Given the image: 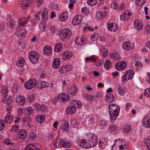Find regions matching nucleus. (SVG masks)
Wrapping results in <instances>:
<instances>
[{
	"instance_id": "1",
	"label": "nucleus",
	"mask_w": 150,
	"mask_h": 150,
	"mask_svg": "<svg viewBox=\"0 0 150 150\" xmlns=\"http://www.w3.org/2000/svg\"><path fill=\"white\" fill-rule=\"evenodd\" d=\"M87 136L88 137L87 140L82 139L80 141V146L85 149H89L96 146L98 141L97 137L91 133H88Z\"/></svg>"
},
{
	"instance_id": "2",
	"label": "nucleus",
	"mask_w": 150,
	"mask_h": 150,
	"mask_svg": "<svg viewBox=\"0 0 150 150\" xmlns=\"http://www.w3.org/2000/svg\"><path fill=\"white\" fill-rule=\"evenodd\" d=\"M71 106L67 109V112L68 114H72L76 111V108H79L82 105L81 103L79 101L74 100L71 102Z\"/></svg>"
},
{
	"instance_id": "3",
	"label": "nucleus",
	"mask_w": 150,
	"mask_h": 150,
	"mask_svg": "<svg viewBox=\"0 0 150 150\" xmlns=\"http://www.w3.org/2000/svg\"><path fill=\"white\" fill-rule=\"evenodd\" d=\"M134 71L131 69L127 71L125 74L122 76L121 81L123 83H125L127 81L132 79L134 75Z\"/></svg>"
},
{
	"instance_id": "4",
	"label": "nucleus",
	"mask_w": 150,
	"mask_h": 150,
	"mask_svg": "<svg viewBox=\"0 0 150 150\" xmlns=\"http://www.w3.org/2000/svg\"><path fill=\"white\" fill-rule=\"evenodd\" d=\"M28 57L31 62L35 64L38 61L39 55L38 53L33 51L29 53Z\"/></svg>"
},
{
	"instance_id": "5",
	"label": "nucleus",
	"mask_w": 150,
	"mask_h": 150,
	"mask_svg": "<svg viewBox=\"0 0 150 150\" xmlns=\"http://www.w3.org/2000/svg\"><path fill=\"white\" fill-rule=\"evenodd\" d=\"M71 32L69 29H63L62 33L60 34V38L62 40H65L69 39L70 37Z\"/></svg>"
},
{
	"instance_id": "6",
	"label": "nucleus",
	"mask_w": 150,
	"mask_h": 150,
	"mask_svg": "<svg viewBox=\"0 0 150 150\" xmlns=\"http://www.w3.org/2000/svg\"><path fill=\"white\" fill-rule=\"evenodd\" d=\"M37 83L36 80L34 79L29 80L25 82L24 84L25 87L26 89L30 90L34 87Z\"/></svg>"
},
{
	"instance_id": "7",
	"label": "nucleus",
	"mask_w": 150,
	"mask_h": 150,
	"mask_svg": "<svg viewBox=\"0 0 150 150\" xmlns=\"http://www.w3.org/2000/svg\"><path fill=\"white\" fill-rule=\"evenodd\" d=\"M126 66V63L125 61H120L118 62L115 65L116 69L120 71L124 70Z\"/></svg>"
},
{
	"instance_id": "8",
	"label": "nucleus",
	"mask_w": 150,
	"mask_h": 150,
	"mask_svg": "<svg viewBox=\"0 0 150 150\" xmlns=\"http://www.w3.org/2000/svg\"><path fill=\"white\" fill-rule=\"evenodd\" d=\"M122 47L123 49L128 50L134 48L133 45L129 41H127L124 42L122 45Z\"/></svg>"
},
{
	"instance_id": "9",
	"label": "nucleus",
	"mask_w": 150,
	"mask_h": 150,
	"mask_svg": "<svg viewBox=\"0 0 150 150\" xmlns=\"http://www.w3.org/2000/svg\"><path fill=\"white\" fill-rule=\"evenodd\" d=\"M70 98L69 95L65 93L59 94L58 96V99L61 101L64 102L69 100Z\"/></svg>"
},
{
	"instance_id": "10",
	"label": "nucleus",
	"mask_w": 150,
	"mask_h": 150,
	"mask_svg": "<svg viewBox=\"0 0 150 150\" xmlns=\"http://www.w3.org/2000/svg\"><path fill=\"white\" fill-rule=\"evenodd\" d=\"M25 99L23 96L19 95L16 97V101L17 104L20 105H23L25 102Z\"/></svg>"
},
{
	"instance_id": "11",
	"label": "nucleus",
	"mask_w": 150,
	"mask_h": 150,
	"mask_svg": "<svg viewBox=\"0 0 150 150\" xmlns=\"http://www.w3.org/2000/svg\"><path fill=\"white\" fill-rule=\"evenodd\" d=\"M134 28L137 30H141L143 27V24L139 21L135 20L134 22Z\"/></svg>"
},
{
	"instance_id": "12",
	"label": "nucleus",
	"mask_w": 150,
	"mask_h": 150,
	"mask_svg": "<svg viewBox=\"0 0 150 150\" xmlns=\"http://www.w3.org/2000/svg\"><path fill=\"white\" fill-rule=\"evenodd\" d=\"M82 19V16L81 15H77L75 16L72 21L73 24L75 25L79 24L81 22Z\"/></svg>"
},
{
	"instance_id": "13",
	"label": "nucleus",
	"mask_w": 150,
	"mask_h": 150,
	"mask_svg": "<svg viewBox=\"0 0 150 150\" xmlns=\"http://www.w3.org/2000/svg\"><path fill=\"white\" fill-rule=\"evenodd\" d=\"M4 121L6 123H10L13 121V117L11 112H9L7 113L4 118Z\"/></svg>"
},
{
	"instance_id": "14",
	"label": "nucleus",
	"mask_w": 150,
	"mask_h": 150,
	"mask_svg": "<svg viewBox=\"0 0 150 150\" xmlns=\"http://www.w3.org/2000/svg\"><path fill=\"white\" fill-rule=\"evenodd\" d=\"M73 55L72 52L70 51H66L63 53V58L66 60L71 57Z\"/></svg>"
},
{
	"instance_id": "15",
	"label": "nucleus",
	"mask_w": 150,
	"mask_h": 150,
	"mask_svg": "<svg viewBox=\"0 0 150 150\" xmlns=\"http://www.w3.org/2000/svg\"><path fill=\"white\" fill-rule=\"evenodd\" d=\"M52 48L49 45L46 46L43 49V54L49 56L52 52Z\"/></svg>"
},
{
	"instance_id": "16",
	"label": "nucleus",
	"mask_w": 150,
	"mask_h": 150,
	"mask_svg": "<svg viewBox=\"0 0 150 150\" xmlns=\"http://www.w3.org/2000/svg\"><path fill=\"white\" fill-rule=\"evenodd\" d=\"M108 131H110L111 132H113L115 134L118 133L119 131L118 127L114 125H109L108 128Z\"/></svg>"
},
{
	"instance_id": "17",
	"label": "nucleus",
	"mask_w": 150,
	"mask_h": 150,
	"mask_svg": "<svg viewBox=\"0 0 150 150\" xmlns=\"http://www.w3.org/2000/svg\"><path fill=\"white\" fill-rule=\"evenodd\" d=\"M99 145L102 149H105L107 146L108 143L107 140L105 138H102L99 141Z\"/></svg>"
},
{
	"instance_id": "18",
	"label": "nucleus",
	"mask_w": 150,
	"mask_h": 150,
	"mask_svg": "<svg viewBox=\"0 0 150 150\" xmlns=\"http://www.w3.org/2000/svg\"><path fill=\"white\" fill-rule=\"evenodd\" d=\"M60 60L58 58H55L54 59L52 64V67L55 69H58L60 66Z\"/></svg>"
},
{
	"instance_id": "19",
	"label": "nucleus",
	"mask_w": 150,
	"mask_h": 150,
	"mask_svg": "<svg viewBox=\"0 0 150 150\" xmlns=\"http://www.w3.org/2000/svg\"><path fill=\"white\" fill-rule=\"evenodd\" d=\"M18 135L20 139H23L27 137V133L25 130L21 129L19 131Z\"/></svg>"
},
{
	"instance_id": "20",
	"label": "nucleus",
	"mask_w": 150,
	"mask_h": 150,
	"mask_svg": "<svg viewBox=\"0 0 150 150\" xmlns=\"http://www.w3.org/2000/svg\"><path fill=\"white\" fill-rule=\"evenodd\" d=\"M3 101L6 104L9 105H11L13 102L12 97L9 96L7 98L6 96H4L3 100Z\"/></svg>"
},
{
	"instance_id": "21",
	"label": "nucleus",
	"mask_w": 150,
	"mask_h": 150,
	"mask_svg": "<svg viewBox=\"0 0 150 150\" xmlns=\"http://www.w3.org/2000/svg\"><path fill=\"white\" fill-rule=\"evenodd\" d=\"M108 27L109 30L112 31H115L118 29L117 24L114 23H111L108 25Z\"/></svg>"
},
{
	"instance_id": "22",
	"label": "nucleus",
	"mask_w": 150,
	"mask_h": 150,
	"mask_svg": "<svg viewBox=\"0 0 150 150\" xmlns=\"http://www.w3.org/2000/svg\"><path fill=\"white\" fill-rule=\"evenodd\" d=\"M27 32L26 30L23 29L17 31L16 34L18 37H24L26 35Z\"/></svg>"
},
{
	"instance_id": "23",
	"label": "nucleus",
	"mask_w": 150,
	"mask_h": 150,
	"mask_svg": "<svg viewBox=\"0 0 150 150\" xmlns=\"http://www.w3.org/2000/svg\"><path fill=\"white\" fill-rule=\"evenodd\" d=\"M30 2L29 0H22L21 6L22 9L24 10L26 9L30 5Z\"/></svg>"
},
{
	"instance_id": "24",
	"label": "nucleus",
	"mask_w": 150,
	"mask_h": 150,
	"mask_svg": "<svg viewBox=\"0 0 150 150\" xmlns=\"http://www.w3.org/2000/svg\"><path fill=\"white\" fill-rule=\"evenodd\" d=\"M68 16L67 12H63L60 16L59 20L61 21H64L68 19Z\"/></svg>"
},
{
	"instance_id": "25",
	"label": "nucleus",
	"mask_w": 150,
	"mask_h": 150,
	"mask_svg": "<svg viewBox=\"0 0 150 150\" xmlns=\"http://www.w3.org/2000/svg\"><path fill=\"white\" fill-rule=\"evenodd\" d=\"M143 126L146 128H149L150 127V115L147 119L144 120L143 123Z\"/></svg>"
},
{
	"instance_id": "26",
	"label": "nucleus",
	"mask_w": 150,
	"mask_h": 150,
	"mask_svg": "<svg viewBox=\"0 0 150 150\" xmlns=\"http://www.w3.org/2000/svg\"><path fill=\"white\" fill-rule=\"evenodd\" d=\"M68 93L70 94L75 95L76 94L77 92V88L74 86L70 88L68 90Z\"/></svg>"
},
{
	"instance_id": "27",
	"label": "nucleus",
	"mask_w": 150,
	"mask_h": 150,
	"mask_svg": "<svg viewBox=\"0 0 150 150\" xmlns=\"http://www.w3.org/2000/svg\"><path fill=\"white\" fill-rule=\"evenodd\" d=\"M28 23V18H21L19 20L18 24L21 26L23 27Z\"/></svg>"
},
{
	"instance_id": "28",
	"label": "nucleus",
	"mask_w": 150,
	"mask_h": 150,
	"mask_svg": "<svg viewBox=\"0 0 150 150\" xmlns=\"http://www.w3.org/2000/svg\"><path fill=\"white\" fill-rule=\"evenodd\" d=\"M60 139V143L63 147L68 148L71 146V143L68 141H66L62 139Z\"/></svg>"
},
{
	"instance_id": "29",
	"label": "nucleus",
	"mask_w": 150,
	"mask_h": 150,
	"mask_svg": "<svg viewBox=\"0 0 150 150\" xmlns=\"http://www.w3.org/2000/svg\"><path fill=\"white\" fill-rule=\"evenodd\" d=\"M76 44L80 45H83L85 44V39L82 37H79L75 40Z\"/></svg>"
},
{
	"instance_id": "30",
	"label": "nucleus",
	"mask_w": 150,
	"mask_h": 150,
	"mask_svg": "<svg viewBox=\"0 0 150 150\" xmlns=\"http://www.w3.org/2000/svg\"><path fill=\"white\" fill-rule=\"evenodd\" d=\"M110 56L112 58L115 60L119 59L120 58V54L117 52L110 54Z\"/></svg>"
},
{
	"instance_id": "31",
	"label": "nucleus",
	"mask_w": 150,
	"mask_h": 150,
	"mask_svg": "<svg viewBox=\"0 0 150 150\" xmlns=\"http://www.w3.org/2000/svg\"><path fill=\"white\" fill-rule=\"evenodd\" d=\"M31 120V118L28 116H25L22 119L23 123L24 125H28Z\"/></svg>"
},
{
	"instance_id": "32",
	"label": "nucleus",
	"mask_w": 150,
	"mask_h": 150,
	"mask_svg": "<svg viewBox=\"0 0 150 150\" xmlns=\"http://www.w3.org/2000/svg\"><path fill=\"white\" fill-rule=\"evenodd\" d=\"M25 150H39V149L34 144H28Z\"/></svg>"
},
{
	"instance_id": "33",
	"label": "nucleus",
	"mask_w": 150,
	"mask_h": 150,
	"mask_svg": "<svg viewBox=\"0 0 150 150\" xmlns=\"http://www.w3.org/2000/svg\"><path fill=\"white\" fill-rule=\"evenodd\" d=\"M45 119V116L43 115H38L36 117V120L38 123H42L43 122Z\"/></svg>"
},
{
	"instance_id": "34",
	"label": "nucleus",
	"mask_w": 150,
	"mask_h": 150,
	"mask_svg": "<svg viewBox=\"0 0 150 150\" xmlns=\"http://www.w3.org/2000/svg\"><path fill=\"white\" fill-rule=\"evenodd\" d=\"M62 44L61 43H59L55 46L54 48V51L56 52H59L62 50Z\"/></svg>"
},
{
	"instance_id": "35",
	"label": "nucleus",
	"mask_w": 150,
	"mask_h": 150,
	"mask_svg": "<svg viewBox=\"0 0 150 150\" xmlns=\"http://www.w3.org/2000/svg\"><path fill=\"white\" fill-rule=\"evenodd\" d=\"M24 58L23 57H21L20 58L18 62H16V65L18 67H22L24 65Z\"/></svg>"
},
{
	"instance_id": "36",
	"label": "nucleus",
	"mask_w": 150,
	"mask_h": 150,
	"mask_svg": "<svg viewBox=\"0 0 150 150\" xmlns=\"http://www.w3.org/2000/svg\"><path fill=\"white\" fill-rule=\"evenodd\" d=\"M64 123H63V125L61 126L62 129L63 131H67L69 127V125L68 121H65L64 122Z\"/></svg>"
},
{
	"instance_id": "37",
	"label": "nucleus",
	"mask_w": 150,
	"mask_h": 150,
	"mask_svg": "<svg viewBox=\"0 0 150 150\" xmlns=\"http://www.w3.org/2000/svg\"><path fill=\"white\" fill-rule=\"evenodd\" d=\"M114 100V96L112 94L109 93L107 95V101L108 102H112Z\"/></svg>"
},
{
	"instance_id": "38",
	"label": "nucleus",
	"mask_w": 150,
	"mask_h": 150,
	"mask_svg": "<svg viewBox=\"0 0 150 150\" xmlns=\"http://www.w3.org/2000/svg\"><path fill=\"white\" fill-rule=\"evenodd\" d=\"M43 16V19L44 20L47 19L48 17V9L47 8H45L42 13Z\"/></svg>"
},
{
	"instance_id": "39",
	"label": "nucleus",
	"mask_w": 150,
	"mask_h": 150,
	"mask_svg": "<svg viewBox=\"0 0 150 150\" xmlns=\"http://www.w3.org/2000/svg\"><path fill=\"white\" fill-rule=\"evenodd\" d=\"M87 3L88 5L93 6L97 4V0H87Z\"/></svg>"
},
{
	"instance_id": "40",
	"label": "nucleus",
	"mask_w": 150,
	"mask_h": 150,
	"mask_svg": "<svg viewBox=\"0 0 150 150\" xmlns=\"http://www.w3.org/2000/svg\"><path fill=\"white\" fill-rule=\"evenodd\" d=\"M108 108L109 110V111H112L113 110H115L116 109H119L120 108L118 106L115 104L110 105L109 106Z\"/></svg>"
},
{
	"instance_id": "41",
	"label": "nucleus",
	"mask_w": 150,
	"mask_h": 150,
	"mask_svg": "<svg viewBox=\"0 0 150 150\" xmlns=\"http://www.w3.org/2000/svg\"><path fill=\"white\" fill-rule=\"evenodd\" d=\"M107 15V13L106 11L101 12H99L97 13L98 16L100 19H102L105 17Z\"/></svg>"
},
{
	"instance_id": "42",
	"label": "nucleus",
	"mask_w": 150,
	"mask_h": 150,
	"mask_svg": "<svg viewBox=\"0 0 150 150\" xmlns=\"http://www.w3.org/2000/svg\"><path fill=\"white\" fill-rule=\"evenodd\" d=\"M8 92L7 87L6 86H4L2 88L1 92L4 95V96H7V93Z\"/></svg>"
},
{
	"instance_id": "43",
	"label": "nucleus",
	"mask_w": 150,
	"mask_h": 150,
	"mask_svg": "<svg viewBox=\"0 0 150 150\" xmlns=\"http://www.w3.org/2000/svg\"><path fill=\"white\" fill-rule=\"evenodd\" d=\"M43 17L42 13V12L40 11L35 14V19L36 20L39 21L40 20L41 18L43 19Z\"/></svg>"
},
{
	"instance_id": "44",
	"label": "nucleus",
	"mask_w": 150,
	"mask_h": 150,
	"mask_svg": "<svg viewBox=\"0 0 150 150\" xmlns=\"http://www.w3.org/2000/svg\"><path fill=\"white\" fill-rule=\"evenodd\" d=\"M68 66L62 67L59 70L60 73L63 74L65 73L67 71H69V70L68 69Z\"/></svg>"
},
{
	"instance_id": "45",
	"label": "nucleus",
	"mask_w": 150,
	"mask_h": 150,
	"mask_svg": "<svg viewBox=\"0 0 150 150\" xmlns=\"http://www.w3.org/2000/svg\"><path fill=\"white\" fill-rule=\"evenodd\" d=\"M85 60L86 62L89 61L90 62H95L96 60V59L94 58V56L93 55H91L90 57H86Z\"/></svg>"
},
{
	"instance_id": "46",
	"label": "nucleus",
	"mask_w": 150,
	"mask_h": 150,
	"mask_svg": "<svg viewBox=\"0 0 150 150\" xmlns=\"http://www.w3.org/2000/svg\"><path fill=\"white\" fill-rule=\"evenodd\" d=\"M112 113L113 115H112V117L111 116H110V120L112 122H114L116 121L117 117L118 116L119 114V112H118V114H117V115H116L115 114L116 113L115 112H113Z\"/></svg>"
},
{
	"instance_id": "47",
	"label": "nucleus",
	"mask_w": 150,
	"mask_h": 150,
	"mask_svg": "<svg viewBox=\"0 0 150 150\" xmlns=\"http://www.w3.org/2000/svg\"><path fill=\"white\" fill-rule=\"evenodd\" d=\"M39 28L42 31H44L46 29V25L45 23H40L39 24Z\"/></svg>"
},
{
	"instance_id": "48",
	"label": "nucleus",
	"mask_w": 150,
	"mask_h": 150,
	"mask_svg": "<svg viewBox=\"0 0 150 150\" xmlns=\"http://www.w3.org/2000/svg\"><path fill=\"white\" fill-rule=\"evenodd\" d=\"M145 144L149 150H150V137H149L144 141Z\"/></svg>"
},
{
	"instance_id": "49",
	"label": "nucleus",
	"mask_w": 150,
	"mask_h": 150,
	"mask_svg": "<svg viewBox=\"0 0 150 150\" xmlns=\"http://www.w3.org/2000/svg\"><path fill=\"white\" fill-rule=\"evenodd\" d=\"M26 112L28 115H30L33 112V109L31 107H29L25 109Z\"/></svg>"
},
{
	"instance_id": "50",
	"label": "nucleus",
	"mask_w": 150,
	"mask_h": 150,
	"mask_svg": "<svg viewBox=\"0 0 150 150\" xmlns=\"http://www.w3.org/2000/svg\"><path fill=\"white\" fill-rule=\"evenodd\" d=\"M111 66V63L110 60H107L105 61L104 64V67L106 69H109Z\"/></svg>"
},
{
	"instance_id": "51",
	"label": "nucleus",
	"mask_w": 150,
	"mask_h": 150,
	"mask_svg": "<svg viewBox=\"0 0 150 150\" xmlns=\"http://www.w3.org/2000/svg\"><path fill=\"white\" fill-rule=\"evenodd\" d=\"M15 22L14 21L10 20L7 22V25L8 27L12 28L15 25Z\"/></svg>"
},
{
	"instance_id": "52",
	"label": "nucleus",
	"mask_w": 150,
	"mask_h": 150,
	"mask_svg": "<svg viewBox=\"0 0 150 150\" xmlns=\"http://www.w3.org/2000/svg\"><path fill=\"white\" fill-rule=\"evenodd\" d=\"M129 18V17L127 16L125 14V12L120 16V20L124 21L127 20Z\"/></svg>"
},
{
	"instance_id": "53",
	"label": "nucleus",
	"mask_w": 150,
	"mask_h": 150,
	"mask_svg": "<svg viewBox=\"0 0 150 150\" xmlns=\"http://www.w3.org/2000/svg\"><path fill=\"white\" fill-rule=\"evenodd\" d=\"M5 126L4 120L0 119V130L4 129Z\"/></svg>"
},
{
	"instance_id": "54",
	"label": "nucleus",
	"mask_w": 150,
	"mask_h": 150,
	"mask_svg": "<svg viewBox=\"0 0 150 150\" xmlns=\"http://www.w3.org/2000/svg\"><path fill=\"white\" fill-rule=\"evenodd\" d=\"M146 1V0H136L135 3L137 5H141L144 4Z\"/></svg>"
},
{
	"instance_id": "55",
	"label": "nucleus",
	"mask_w": 150,
	"mask_h": 150,
	"mask_svg": "<svg viewBox=\"0 0 150 150\" xmlns=\"http://www.w3.org/2000/svg\"><path fill=\"white\" fill-rule=\"evenodd\" d=\"M96 119H95L93 117H91L89 119L88 121L89 124L92 125L96 124Z\"/></svg>"
},
{
	"instance_id": "56",
	"label": "nucleus",
	"mask_w": 150,
	"mask_h": 150,
	"mask_svg": "<svg viewBox=\"0 0 150 150\" xmlns=\"http://www.w3.org/2000/svg\"><path fill=\"white\" fill-rule=\"evenodd\" d=\"M40 110L43 112H47L48 109L44 105H41Z\"/></svg>"
},
{
	"instance_id": "57",
	"label": "nucleus",
	"mask_w": 150,
	"mask_h": 150,
	"mask_svg": "<svg viewBox=\"0 0 150 150\" xmlns=\"http://www.w3.org/2000/svg\"><path fill=\"white\" fill-rule=\"evenodd\" d=\"M119 93L121 95H123L125 93V90L122 88L120 86L118 87Z\"/></svg>"
},
{
	"instance_id": "58",
	"label": "nucleus",
	"mask_w": 150,
	"mask_h": 150,
	"mask_svg": "<svg viewBox=\"0 0 150 150\" xmlns=\"http://www.w3.org/2000/svg\"><path fill=\"white\" fill-rule=\"evenodd\" d=\"M136 69H137L142 67V65L141 63L139 61H137L135 64Z\"/></svg>"
},
{
	"instance_id": "59",
	"label": "nucleus",
	"mask_w": 150,
	"mask_h": 150,
	"mask_svg": "<svg viewBox=\"0 0 150 150\" xmlns=\"http://www.w3.org/2000/svg\"><path fill=\"white\" fill-rule=\"evenodd\" d=\"M131 129V127L129 125H127L123 127L124 131L125 132H128Z\"/></svg>"
},
{
	"instance_id": "60",
	"label": "nucleus",
	"mask_w": 150,
	"mask_h": 150,
	"mask_svg": "<svg viewBox=\"0 0 150 150\" xmlns=\"http://www.w3.org/2000/svg\"><path fill=\"white\" fill-rule=\"evenodd\" d=\"M19 129V127L17 125L13 126L11 129V131L12 132H15L18 131Z\"/></svg>"
},
{
	"instance_id": "61",
	"label": "nucleus",
	"mask_w": 150,
	"mask_h": 150,
	"mask_svg": "<svg viewBox=\"0 0 150 150\" xmlns=\"http://www.w3.org/2000/svg\"><path fill=\"white\" fill-rule=\"evenodd\" d=\"M82 11L85 14L89 13L90 10L86 7H84L82 9Z\"/></svg>"
},
{
	"instance_id": "62",
	"label": "nucleus",
	"mask_w": 150,
	"mask_h": 150,
	"mask_svg": "<svg viewBox=\"0 0 150 150\" xmlns=\"http://www.w3.org/2000/svg\"><path fill=\"white\" fill-rule=\"evenodd\" d=\"M95 98L94 96L88 94L86 96V98L88 100H92Z\"/></svg>"
},
{
	"instance_id": "63",
	"label": "nucleus",
	"mask_w": 150,
	"mask_h": 150,
	"mask_svg": "<svg viewBox=\"0 0 150 150\" xmlns=\"http://www.w3.org/2000/svg\"><path fill=\"white\" fill-rule=\"evenodd\" d=\"M145 32L147 33H150V24H147L145 27Z\"/></svg>"
},
{
	"instance_id": "64",
	"label": "nucleus",
	"mask_w": 150,
	"mask_h": 150,
	"mask_svg": "<svg viewBox=\"0 0 150 150\" xmlns=\"http://www.w3.org/2000/svg\"><path fill=\"white\" fill-rule=\"evenodd\" d=\"M144 95L146 97L150 96V88L146 89L145 91Z\"/></svg>"
}]
</instances>
